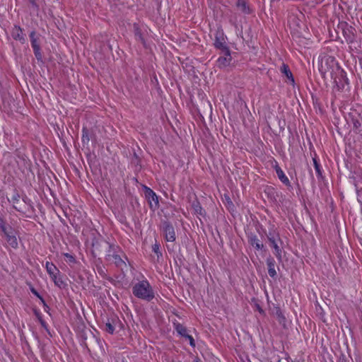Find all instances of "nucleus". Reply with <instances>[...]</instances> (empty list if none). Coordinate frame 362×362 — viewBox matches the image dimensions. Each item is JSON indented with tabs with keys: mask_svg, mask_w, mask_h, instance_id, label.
I'll return each mask as SVG.
<instances>
[{
	"mask_svg": "<svg viewBox=\"0 0 362 362\" xmlns=\"http://www.w3.org/2000/svg\"><path fill=\"white\" fill-rule=\"evenodd\" d=\"M214 46L221 51L229 49L227 45V37L221 28H218L214 34Z\"/></svg>",
	"mask_w": 362,
	"mask_h": 362,
	"instance_id": "7ed1b4c3",
	"label": "nucleus"
},
{
	"mask_svg": "<svg viewBox=\"0 0 362 362\" xmlns=\"http://www.w3.org/2000/svg\"><path fill=\"white\" fill-rule=\"evenodd\" d=\"M344 34L347 42H352L354 40V36L352 34L347 33L346 30H344Z\"/></svg>",
	"mask_w": 362,
	"mask_h": 362,
	"instance_id": "b1692460",
	"label": "nucleus"
},
{
	"mask_svg": "<svg viewBox=\"0 0 362 362\" xmlns=\"http://www.w3.org/2000/svg\"><path fill=\"white\" fill-rule=\"evenodd\" d=\"M45 268L47 272L53 280L55 285L61 286L63 284V281L59 277L60 272L57 267L54 264L47 262L45 264Z\"/></svg>",
	"mask_w": 362,
	"mask_h": 362,
	"instance_id": "20e7f679",
	"label": "nucleus"
},
{
	"mask_svg": "<svg viewBox=\"0 0 362 362\" xmlns=\"http://www.w3.org/2000/svg\"><path fill=\"white\" fill-rule=\"evenodd\" d=\"M33 293H35V295H36L37 297L40 298L39 294L36 292V291H33Z\"/></svg>",
	"mask_w": 362,
	"mask_h": 362,
	"instance_id": "c756f323",
	"label": "nucleus"
},
{
	"mask_svg": "<svg viewBox=\"0 0 362 362\" xmlns=\"http://www.w3.org/2000/svg\"><path fill=\"white\" fill-rule=\"evenodd\" d=\"M248 242L257 250H261L263 248V244L260 242L258 237L253 233H250L248 235Z\"/></svg>",
	"mask_w": 362,
	"mask_h": 362,
	"instance_id": "4468645a",
	"label": "nucleus"
},
{
	"mask_svg": "<svg viewBox=\"0 0 362 362\" xmlns=\"http://www.w3.org/2000/svg\"><path fill=\"white\" fill-rule=\"evenodd\" d=\"M280 71L282 74H284L288 79V82L291 84L293 85L295 83L294 78L293 74L288 67V66L284 63L280 67Z\"/></svg>",
	"mask_w": 362,
	"mask_h": 362,
	"instance_id": "f8f14e48",
	"label": "nucleus"
},
{
	"mask_svg": "<svg viewBox=\"0 0 362 362\" xmlns=\"http://www.w3.org/2000/svg\"><path fill=\"white\" fill-rule=\"evenodd\" d=\"M153 250L154 251L155 253H158V246L157 245V244H155L153 247Z\"/></svg>",
	"mask_w": 362,
	"mask_h": 362,
	"instance_id": "bb28decb",
	"label": "nucleus"
},
{
	"mask_svg": "<svg viewBox=\"0 0 362 362\" xmlns=\"http://www.w3.org/2000/svg\"><path fill=\"white\" fill-rule=\"evenodd\" d=\"M31 1V3H34V0H30Z\"/></svg>",
	"mask_w": 362,
	"mask_h": 362,
	"instance_id": "7c9ffc66",
	"label": "nucleus"
},
{
	"mask_svg": "<svg viewBox=\"0 0 362 362\" xmlns=\"http://www.w3.org/2000/svg\"><path fill=\"white\" fill-rule=\"evenodd\" d=\"M33 50H34L35 55L36 58L37 59V60H41L42 55L40 53V48H38L37 49H33Z\"/></svg>",
	"mask_w": 362,
	"mask_h": 362,
	"instance_id": "a878e982",
	"label": "nucleus"
},
{
	"mask_svg": "<svg viewBox=\"0 0 362 362\" xmlns=\"http://www.w3.org/2000/svg\"><path fill=\"white\" fill-rule=\"evenodd\" d=\"M192 209L194 213L199 218L201 217H204L206 212L204 209L202 207L201 204L199 202H194L192 203Z\"/></svg>",
	"mask_w": 362,
	"mask_h": 362,
	"instance_id": "f3484780",
	"label": "nucleus"
},
{
	"mask_svg": "<svg viewBox=\"0 0 362 362\" xmlns=\"http://www.w3.org/2000/svg\"><path fill=\"white\" fill-rule=\"evenodd\" d=\"M0 228L6 237V241L8 245L13 248H16L18 245V240L16 237L13 234L11 228L5 226L4 222L1 220H0Z\"/></svg>",
	"mask_w": 362,
	"mask_h": 362,
	"instance_id": "39448f33",
	"label": "nucleus"
},
{
	"mask_svg": "<svg viewBox=\"0 0 362 362\" xmlns=\"http://www.w3.org/2000/svg\"><path fill=\"white\" fill-rule=\"evenodd\" d=\"M35 32H32L30 33V40H31V44L33 49H37L40 48V46L38 43L37 42L36 39L35 38Z\"/></svg>",
	"mask_w": 362,
	"mask_h": 362,
	"instance_id": "4be33fe9",
	"label": "nucleus"
},
{
	"mask_svg": "<svg viewBox=\"0 0 362 362\" xmlns=\"http://www.w3.org/2000/svg\"><path fill=\"white\" fill-rule=\"evenodd\" d=\"M133 293L138 298L148 300L152 299L153 297L151 288L149 284L146 281L136 284L133 287Z\"/></svg>",
	"mask_w": 362,
	"mask_h": 362,
	"instance_id": "f03ea898",
	"label": "nucleus"
},
{
	"mask_svg": "<svg viewBox=\"0 0 362 362\" xmlns=\"http://www.w3.org/2000/svg\"><path fill=\"white\" fill-rule=\"evenodd\" d=\"M274 169L276 173L278 178L281 180V182L284 184L286 186L290 187L291 182L288 177L286 175L282 169L279 166L277 163H276L274 166Z\"/></svg>",
	"mask_w": 362,
	"mask_h": 362,
	"instance_id": "9b49d317",
	"label": "nucleus"
},
{
	"mask_svg": "<svg viewBox=\"0 0 362 362\" xmlns=\"http://www.w3.org/2000/svg\"><path fill=\"white\" fill-rule=\"evenodd\" d=\"M223 55L220 56L216 60V66L219 69H225L229 66L232 62L230 50L226 49L222 51Z\"/></svg>",
	"mask_w": 362,
	"mask_h": 362,
	"instance_id": "423d86ee",
	"label": "nucleus"
},
{
	"mask_svg": "<svg viewBox=\"0 0 362 362\" xmlns=\"http://www.w3.org/2000/svg\"><path fill=\"white\" fill-rule=\"evenodd\" d=\"M115 324L114 322H111L110 321H107L105 325V330L107 332L110 334H112L115 331Z\"/></svg>",
	"mask_w": 362,
	"mask_h": 362,
	"instance_id": "412c9836",
	"label": "nucleus"
},
{
	"mask_svg": "<svg viewBox=\"0 0 362 362\" xmlns=\"http://www.w3.org/2000/svg\"><path fill=\"white\" fill-rule=\"evenodd\" d=\"M354 125L356 128H358L361 126V123L358 121H356L354 122Z\"/></svg>",
	"mask_w": 362,
	"mask_h": 362,
	"instance_id": "cd10ccee",
	"label": "nucleus"
},
{
	"mask_svg": "<svg viewBox=\"0 0 362 362\" xmlns=\"http://www.w3.org/2000/svg\"><path fill=\"white\" fill-rule=\"evenodd\" d=\"M64 257H66V261L69 262V263H74L75 262V258L73 255L69 254V253H64Z\"/></svg>",
	"mask_w": 362,
	"mask_h": 362,
	"instance_id": "393cba45",
	"label": "nucleus"
},
{
	"mask_svg": "<svg viewBox=\"0 0 362 362\" xmlns=\"http://www.w3.org/2000/svg\"><path fill=\"white\" fill-rule=\"evenodd\" d=\"M145 196L148 199L151 208H156L158 204V197L150 188H145Z\"/></svg>",
	"mask_w": 362,
	"mask_h": 362,
	"instance_id": "9d476101",
	"label": "nucleus"
},
{
	"mask_svg": "<svg viewBox=\"0 0 362 362\" xmlns=\"http://www.w3.org/2000/svg\"><path fill=\"white\" fill-rule=\"evenodd\" d=\"M267 265L269 275L271 277L274 278L276 276V272L275 269L276 262L274 259L272 257H268L267 259Z\"/></svg>",
	"mask_w": 362,
	"mask_h": 362,
	"instance_id": "2eb2a0df",
	"label": "nucleus"
},
{
	"mask_svg": "<svg viewBox=\"0 0 362 362\" xmlns=\"http://www.w3.org/2000/svg\"><path fill=\"white\" fill-rule=\"evenodd\" d=\"M173 327L176 332L182 337H185L186 339L189 340V344L191 346H195V342L193 337L187 334V329L182 324L179 323L177 321H173Z\"/></svg>",
	"mask_w": 362,
	"mask_h": 362,
	"instance_id": "0eeeda50",
	"label": "nucleus"
},
{
	"mask_svg": "<svg viewBox=\"0 0 362 362\" xmlns=\"http://www.w3.org/2000/svg\"><path fill=\"white\" fill-rule=\"evenodd\" d=\"M163 233L165 239L168 242H174L176 240V233L174 226L169 222L163 223Z\"/></svg>",
	"mask_w": 362,
	"mask_h": 362,
	"instance_id": "6e6552de",
	"label": "nucleus"
},
{
	"mask_svg": "<svg viewBox=\"0 0 362 362\" xmlns=\"http://www.w3.org/2000/svg\"><path fill=\"white\" fill-rule=\"evenodd\" d=\"M276 316L277 320L279 322V324H281V325L285 324L286 317H284V314L282 313V312L281 311L280 309H278L276 311Z\"/></svg>",
	"mask_w": 362,
	"mask_h": 362,
	"instance_id": "aec40b11",
	"label": "nucleus"
},
{
	"mask_svg": "<svg viewBox=\"0 0 362 362\" xmlns=\"http://www.w3.org/2000/svg\"><path fill=\"white\" fill-rule=\"evenodd\" d=\"M313 160L314 168H315V170L317 177H322V171L321 169L320 164L317 162V160L315 158H314L313 159Z\"/></svg>",
	"mask_w": 362,
	"mask_h": 362,
	"instance_id": "6ab92c4d",
	"label": "nucleus"
},
{
	"mask_svg": "<svg viewBox=\"0 0 362 362\" xmlns=\"http://www.w3.org/2000/svg\"><path fill=\"white\" fill-rule=\"evenodd\" d=\"M11 35L15 40H18L20 41L24 40L23 31L21 28L18 26H15L11 32Z\"/></svg>",
	"mask_w": 362,
	"mask_h": 362,
	"instance_id": "a211bd4d",
	"label": "nucleus"
},
{
	"mask_svg": "<svg viewBox=\"0 0 362 362\" xmlns=\"http://www.w3.org/2000/svg\"><path fill=\"white\" fill-rule=\"evenodd\" d=\"M336 83V87L339 90H343L345 85H348L349 81L346 76V73L343 70V75L341 74H334V78H332Z\"/></svg>",
	"mask_w": 362,
	"mask_h": 362,
	"instance_id": "1a4fd4ad",
	"label": "nucleus"
},
{
	"mask_svg": "<svg viewBox=\"0 0 362 362\" xmlns=\"http://www.w3.org/2000/svg\"><path fill=\"white\" fill-rule=\"evenodd\" d=\"M236 6L245 15L250 14L252 12L249 4L245 0H237Z\"/></svg>",
	"mask_w": 362,
	"mask_h": 362,
	"instance_id": "ddd939ff",
	"label": "nucleus"
},
{
	"mask_svg": "<svg viewBox=\"0 0 362 362\" xmlns=\"http://www.w3.org/2000/svg\"><path fill=\"white\" fill-rule=\"evenodd\" d=\"M82 141H83V142H86V143H88V141H89L88 130L86 128L83 129Z\"/></svg>",
	"mask_w": 362,
	"mask_h": 362,
	"instance_id": "5701e85b",
	"label": "nucleus"
},
{
	"mask_svg": "<svg viewBox=\"0 0 362 362\" xmlns=\"http://www.w3.org/2000/svg\"><path fill=\"white\" fill-rule=\"evenodd\" d=\"M288 362H304L303 361H298V360H292L291 358L288 359Z\"/></svg>",
	"mask_w": 362,
	"mask_h": 362,
	"instance_id": "c85d7f7f",
	"label": "nucleus"
},
{
	"mask_svg": "<svg viewBox=\"0 0 362 362\" xmlns=\"http://www.w3.org/2000/svg\"><path fill=\"white\" fill-rule=\"evenodd\" d=\"M269 241L271 243V246L274 248L275 251V255L279 260H281V249L278 245L276 239L274 236L269 235L268 236Z\"/></svg>",
	"mask_w": 362,
	"mask_h": 362,
	"instance_id": "dca6fc26",
	"label": "nucleus"
},
{
	"mask_svg": "<svg viewBox=\"0 0 362 362\" xmlns=\"http://www.w3.org/2000/svg\"><path fill=\"white\" fill-rule=\"evenodd\" d=\"M319 71L325 77L327 74H329L331 78H334V74H341L343 75V69L339 66L338 62L333 57H327L324 58L319 66Z\"/></svg>",
	"mask_w": 362,
	"mask_h": 362,
	"instance_id": "f257e3e1",
	"label": "nucleus"
}]
</instances>
